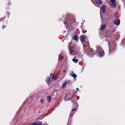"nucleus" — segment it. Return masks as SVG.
Wrapping results in <instances>:
<instances>
[{
  "label": "nucleus",
  "instance_id": "nucleus-1",
  "mask_svg": "<svg viewBox=\"0 0 125 125\" xmlns=\"http://www.w3.org/2000/svg\"><path fill=\"white\" fill-rule=\"evenodd\" d=\"M84 49L85 52L87 53L90 57H92L94 56V54L93 49L90 48L87 45L85 47L84 46Z\"/></svg>",
  "mask_w": 125,
  "mask_h": 125
},
{
  "label": "nucleus",
  "instance_id": "nucleus-2",
  "mask_svg": "<svg viewBox=\"0 0 125 125\" xmlns=\"http://www.w3.org/2000/svg\"><path fill=\"white\" fill-rule=\"evenodd\" d=\"M80 49L77 45H75L73 47L70 48V53L72 55L78 54Z\"/></svg>",
  "mask_w": 125,
  "mask_h": 125
},
{
  "label": "nucleus",
  "instance_id": "nucleus-3",
  "mask_svg": "<svg viewBox=\"0 0 125 125\" xmlns=\"http://www.w3.org/2000/svg\"><path fill=\"white\" fill-rule=\"evenodd\" d=\"M97 50L99 56L101 57L103 56L104 54V51L100 46H97Z\"/></svg>",
  "mask_w": 125,
  "mask_h": 125
},
{
  "label": "nucleus",
  "instance_id": "nucleus-4",
  "mask_svg": "<svg viewBox=\"0 0 125 125\" xmlns=\"http://www.w3.org/2000/svg\"><path fill=\"white\" fill-rule=\"evenodd\" d=\"M110 6L113 7H115L116 5L115 0H111L110 1Z\"/></svg>",
  "mask_w": 125,
  "mask_h": 125
},
{
  "label": "nucleus",
  "instance_id": "nucleus-5",
  "mask_svg": "<svg viewBox=\"0 0 125 125\" xmlns=\"http://www.w3.org/2000/svg\"><path fill=\"white\" fill-rule=\"evenodd\" d=\"M113 23L115 25H118L120 23V21L119 20H116L114 21Z\"/></svg>",
  "mask_w": 125,
  "mask_h": 125
},
{
  "label": "nucleus",
  "instance_id": "nucleus-6",
  "mask_svg": "<svg viewBox=\"0 0 125 125\" xmlns=\"http://www.w3.org/2000/svg\"><path fill=\"white\" fill-rule=\"evenodd\" d=\"M80 40H81L82 42L83 43V46H84V47H85V46H87L86 45H84V43L83 42L84 41V40H85V39H84V36H81L80 37Z\"/></svg>",
  "mask_w": 125,
  "mask_h": 125
},
{
  "label": "nucleus",
  "instance_id": "nucleus-7",
  "mask_svg": "<svg viewBox=\"0 0 125 125\" xmlns=\"http://www.w3.org/2000/svg\"><path fill=\"white\" fill-rule=\"evenodd\" d=\"M105 7L104 5L102 6L101 8V10L104 13L105 12Z\"/></svg>",
  "mask_w": 125,
  "mask_h": 125
},
{
  "label": "nucleus",
  "instance_id": "nucleus-8",
  "mask_svg": "<svg viewBox=\"0 0 125 125\" xmlns=\"http://www.w3.org/2000/svg\"><path fill=\"white\" fill-rule=\"evenodd\" d=\"M95 2L98 4H101L102 3V1L100 0H95Z\"/></svg>",
  "mask_w": 125,
  "mask_h": 125
},
{
  "label": "nucleus",
  "instance_id": "nucleus-9",
  "mask_svg": "<svg viewBox=\"0 0 125 125\" xmlns=\"http://www.w3.org/2000/svg\"><path fill=\"white\" fill-rule=\"evenodd\" d=\"M106 25L105 24L102 25L101 26V29L102 30H104L106 27Z\"/></svg>",
  "mask_w": 125,
  "mask_h": 125
},
{
  "label": "nucleus",
  "instance_id": "nucleus-10",
  "mask_svg": "<svg viewBox=\"0 0 125 125\" xmlns=\"http://www.w3.org/2000/svg\"><path fill=\"white\" fill-rule=\"evenodd\" d=\"M32 125H42V124L41 122H38L37 123H33Z\"/></svg>",
  "mask_w": 125,
  "mask_h": 125
},
{
  "label": "nucleus",
  "instance_id": "nucleus-11",
  "mask_svg": "<svg viewBox=\"0 0 125 125\" xmlns=\"http://www.w3.org/2000/svg\"><path fill=\"white\" fill-rule=\"evenodd\" d=\"M47 99L48 101L49 102H50L51 100V96H48L47 97Z\"/></svg>",
  "mask_w": 125,
  "mask_h": 125
},
{
  "label": "nucleus",
  "instance_id": "nucleus-12",
  "mask_svg": "<svg viewBox=\"0 0 125 125\" xmlns=\"http://www.w3.org/2000/svg\"><path fill=\"white\" fill-rule=\"evenodd\" d=\"M52 78L53 80H55L57 79V78L55 77L54 74H53L52 75Z\"/></svg>",
  "mask_w": 125,
  "mask_h": 125
},
{
  "label": "nucleus",
  "instance_id": "nucleus-13",
  "mask_svg": "<svg viewBox=\"0 0 125 125\" xmlns=\"http://www.w3.org/2000/svg\"><path fill=\"white\" fill-rule=\"evenodd\" d=\"M71 76L74 78H76L77 77V75L75 73L71 74Z\"/></svg>",
  "mask_w": 125,
  "mask_h": 125
},
{
  "label": "nucleus",
  "instance_id": "nucleus-14",
  "mask_svg": "<svg viewBox=\"0 0 125 125\" xmlns=\"http://www.w3.org/2000/svg\"><path fill=\"white\" fill-rule=\"evenodd\" d=\"M67 84V82H66L65 83H64V84H63L62 86V88H65L66 87V85Z\"/></svg>",
  "mask_w": 125,
  "mask_h": 125
},
{
  "label": "nucleus",
  "instance_id": "nucleus-15",
  "mask_svg": "<svg viewBox=\"0 0 125 125\" xmlns=\"http://www.w3.org/2000/svg\"><path fill=\"white\" fill-rule=\"evenodd\" d=\"M73 39L74 40L77 41L78 40V37L76 35H75L74 37L73 38Z\"/></svg>",
  "mask_w": 125,
  "mask_h": 125
},
{
  "label": "nucleus",
  "instance_id": "nucleus-16",
  "mask_svg": "<svg viewBox=\"0 0 125 125\" xmlns=\"http://www.w3.org/2000/svg\"><path fill=\"white\" fill-rule=\"evenodd\" d=\"M73 61L75 63H77L78 61L77 59H73Z\"/></svg>",
  "mask_w": 125,
  "mask_h": 125
},
{
  "label": "nucleus",
  "instance_id": "nucleus-17",
  "mask_svg": "<svg viewBox=\"0 0 125 125\" xmlns=\"http://www.w3.org/2000/svg\"><path fill=\"white\" fill-rule=\"evenodd\" d=\"M50 78H49L48 80H46V82L48 84L50 83Z\"/></svg>",
  "mask_w": 125,
  "mask_h": 125
},
{
  "label": "nucleus",
  "instance_id": "nucleus-18",
  "mask_svg": "<svg viewBox=\"0 0 125 125\" xmlns=\"http://www.w3.org/2000/svg\"><path fill=\"white\" fill-rule=\"evenodd\" d=\"M43 99H42L41 100L40 102L41 103H42V104L43 102Z\"/></svg>",
  "mask_w": 125,
  "mask_h": 125
},
{
  "label": "nucleus",
  "instance_id": "nucleus-19",
  "mask_svg": "<svg viewBox=\"0 0 125 125\" xmlns=\"http://www.w3.org/2000/svg\"><path fill=\"white\" fill-rule=\"evenodd\" d=\"M76 110V109L75 108L73 109L72 110V112H73L74 111H75Z\"/></svg>",
  "mask_w": 125,
  "mask_h": 125
},
{
  "label": "nucleus",
  "instance_id": "nucleus-20",
  "mask_svg": "<svg viewBox=\"0 0 125 125\" xmlns=\"http://www.w3.org/2000/svg\"><path fill=\"white\" fill-rule=\"evenodd\" d=\"M76 90H77V91H78V88H77L76 89Z\"/></svg>",
  "mask_w": 125,
  "mask_h": 125
},
{
  "label": "nucleus",
  "instance_id": "nucleus-21",
  "mask_svg": "<svg viewBox=\"0 0 125 125\" xmlns=\"http://www.w3.org/2000/svg\"><path fill=\"white\" fill-rule=\"evenodd\" d=\"M110 46H109V51H110Z\"/></svg>",
  "mask_w": 125,
  "mask_h": 125
},
{
  "label": "nucleus",
  "instance_id": "nucleus-22",
  "mask_svg": "<svg viewBox=\"0 0 125 125\" xmlns=\"http://www.w3.org/2000/svg\"><path fill=\"white\" fill-rule=\"evenodd\" d=\"M73 21H74L75 20H74V18H73Z\"/></svg>",
  "mask_w": 125,
  "mask_h": 125
},
{
  "label": "nucleus",
  "instance_id": "nucleus-23",
  "mask_svg": "<svg viewBox=\"0 0 125 125\" xmlns=\"http://www.w3.org/2000/svg\"><path fill=\"white\" fill-rule=\"evenodd\" d=\"M64 23L65 24H66V23L65 22H64Z\"/></svg>",
  "mask_w": 125,
  "mask_h": 125
},
{
  "label": "nucleus",
  "instance_id": "nucleus-24",
  "mask_svg": "<svg viewBox=\"0 0 125 125\" xmlns=\"http://www.w3.org/2000/svg\"><path fill=\"white\" fill-rule=\"evenodd\" d=\"M65 70H64V71H63V72H65Z\"/></svg>",
  "mask_w": 125,
  "mask_h": 125
},
{
  "label": "nucleus",
  "instance_id": "nucleus-25",
  "mask_svg": "<svg viewBox=\"0 0 125 125\" xmlns=\"http://www.w3.org/2000/svg\"><path fill=\"white\" fill-rule=\"evenodd\" d=\"M113 32H114V31H113Z\"/></svg>",
  "mask_w": 125,
  "mask_h": 125
}]
</instances>
